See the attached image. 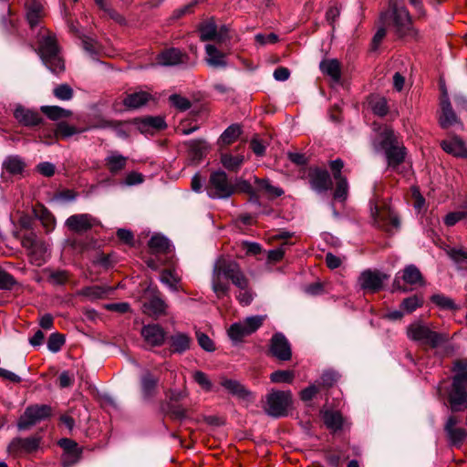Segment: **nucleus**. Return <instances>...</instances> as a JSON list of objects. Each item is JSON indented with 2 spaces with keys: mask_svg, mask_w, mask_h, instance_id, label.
Here are the masks:
<instances>
[{
  "mask_svg": "<svg viewBox=\"0 0 467 467\" xmlns=\"http://www.w3.org/2000/svg\"><path fill=\"white\" fill-rule=\"evenodd\" d=\"M439 123L442 129H448L455 124L460 125L462 130L463 129V123L452 109L450 99L446 94L441 100V115L439 117Z\"/></svg>",
  "mask_w": 467,
  "mask_h": 467,
  "instance_id": "17",
  "label": "nucleus"
},
{
  "mask_svg": "<svg viewBox=\"0 0 467 467\" xmlns=\"http://www.w3.org/2000/svg\"><path fill=\"white\" fill-rule=\"evenodd\" d=\"M240 292L236 296L237 300L239 303L243 306H248L252 303L254 300V294L253 293L252 289L249 287V279L247 278V284L244 288H239Z\"/></svg>",
  "mask_w": 467,
  "mask_h": 467,
  "instance_id": "56",
  "label": "nucleus"
},
{
  "mask_svg": "<svg viewBox=\"0 0 467 467\" xmlns=\"http://www.w3.org/2000/svg\"><path fill=\"white\" fill-rule=\"evenodd\" d=\"M69 274L66 270L54 271L49 275V280L54 285H64L67 282Z\"/></svg>",
  "mask_w": 467,
  "mask_h": 467,
  "instance_id": "63",
  "label": "nucleus"
},
{
  "mask_svg": "<svg viewBox=\"0 0 467 467\" xmlns=\"http://www.w3.org/2000/svg\"><path fill=\"white\" fill-rule=\"evenodd\" d=\"M169 100L173 107H175L181 111H185L189 109L192 106L191 101L187 98L178 94L171 95Z\"/></svg>",
  "mask_w": 467,
  "mask_h": 467,
  "instance_id": "52",
  "label": "nucleus"
},
{
  "mask_svg": "<svg viewBox=\"0 0 467 467\" xmlns=\"http://www.w3.org/2000/svg\"><path fill=\"white\" fill-rule=\"evenodd\" d=\"M143 124L146 126L152 127L155 130H162L166 127L165 120L162 117H146L142 120Z\"/></svg>",
  "mask_w": 467,
  "mask_h": 467,
  "instance_id": "64",
  "label": "nucleus"
},
{
  "mask_svg": "<svg viewBox=\"0 0 467 467\" xmlns=\"http://www.w3.org/2000/svg\"><path fill=\"white\" fill-rule=\"evenodd\" d=\"M205 190L213 199H226L235 193L234 183L223 171H215L210 174Z\"/></svg>",
  "mask_w": 467,
  "mask_h": 467,
  "instance_id": "6",
  "label": "nucleus"
},
{
  "mask_svg": "<svg viewBox=\"0 0 467 467\" xmlns=\"http://www.w3.org/2000/svg\"><path fill=\"white\" fill-rule=\"evenodd\" d=\"M37 53L52 73L57 75L65 70L64 60L59 54V47L55 35L48 33L38 40Z\"/></svg>",
  "mask_w": 467,
  "mask_h": 467,
  "instance_id": "4",
  "label": "nucleus"
},
{
  "mask_svg": "<svg viewBox=\"0 0 467 467\" xmlns=\"http://www.w3.org/2000/svg\"><path fill=\"white\" fill-rule=\"evenodd\" d=\"M167 413L173 420H183L186 418V410L181 406L173 403H168Z\"/></svg>",
  "mask_w": 467,
  "mask_h": 467,
  "instance_id": "58",
  "label": "nucleus"
},
{
  "mask_svg": "<svg viewBox=\"0 0 467 467\" xmlns=\"http://www.w3.org/2000/svg\"><path fill=\"white\" fill-rule=\"evenodd\" d=\"M21 245L26 250L32 264L40 266L46 262L48 245L39 240L35 233L25 234L21 239Z\"/></svg>",
  "mask_w": 467,
  "mask_h": 467,
  "instance_id": "9",
  "label": "nucleus"
},
{
  "mask_svg": "<svg viewBox=\"0 0 467 467\" xmlns=\"http://www.w3.org/2000/svg\"><path fill=\"white\" fill-rule=\"evenodd\" d=\"M199 31L202 41L214 40L223 43L229 38L227 27L223 26L218 31L215 23L212 21L201 25Z\"/></svg>",
  "mask_w": 467,
  "mask_h": 467,
  "instance_id": "20",
  "label": "nucleus"
},
{
  "mask_svg": "<svg viewBox=\"0 0 467 467\" xmlns=\"http://www.w3.org/2000/svg\"><path fill=\"white\" fill-rule=\"evenodd\" d=\"M26 19L31 28L37 26L45 16L44 5L41 0H27Z\"/></svg>",
  "mask_w": 467,
  "mask_h": 467,
  "instance_id": "24",
  "label": "nucleus"
},
{
  "mask_svg": "<svg viewBox=\"0 0 467 467\" xmlns=\"http://www.w3.org/2000/svg\"><path fill=\"white\" fill-rule=\"evenodd\" d=\"M150 99L151 95L146 91H139L128 94L123 99V105L130 109H136L144 106Z\"/></svg>",
  "mask_w": 467,
  "mask_h": 467,
  "instance_id": "30",
  "label": "nucleus"
},
{
  "mask_svg": "<svg viewBox=\"0 0 467 467\" xmlns=\"http://www.w3.org/2000/svg\"><path fill=\"white\" fill-rule=\"evenodd\" d=\"M387 275L378 271L366 270L359 276V285L363 290L369 292H378L382 288L384 280Z\"/></svg>",
  "mask_w": 467,
  "mask_h": 467,
  "instance_id": "19",
  "label": "nucleus"
},
{
  "mask_svg": "<svg viewBox=\"0 0 467 467\" xmlns=\"http://www.w3.org/2000/svg\"><path fill=\"white\" fill-rule=\"evenodd\" d=\"M148 246L153 254H168L171 252L169 239L161 234L152 235L148 243Z\"/></svg>",
  "mask_w": 467,
  "mask_h": 467,
  "instance_id": "31",
  "label": "nucleus"
},
{
  "mask_svg": "<svg viewBox=\"0 0 467 467\" xmlns=\"http://www.w3.org/2000/svg\"><path fill=\"white\" fill-rule=\"evenodd\" d=\"M107 294V289L99 285L83 287L78 292V296H85L90 300L102 298Z\"/></svg>",
  "mask_w": 467,
  "mask_h": 467,
  "instance_id": "45",
  "label": "nucleus"
},
{
  "mask_svg": "<svg viewBox=\"0 0 467 467\" xmlns=\"http://www.w3.org/2000/svg\"><path fill=\"white\" fill-rule=\"evenodd\" d=\"M254 183L258 185L259 190L264 191L270 198L280 197L284 194V191L271 184L268 179H259L254 177Z\"/></svg>",
  "mask_w": 467,
  "mask_h": 467,
  "instance_id": "39",
  "label": "nucleus"
},
{
  "mask_svg": "<svg viewBox=\"0 0 467 467\" xmlns=\"http://www.w3.org/2000/svg\"><path fill=\"white\" fill-rule=\"evenodd\" d=\"M287 244L284 243L279 247L268 251L267 259L269 262L277 263L280 262L286 251Z\"/></svg>",
  "mask_w": 467,
  "mask_h": 467,
  "instance_id": "61",
  "label": "nucleus"
},
{
  "mask_svg": "<svg viewBox=\"0 0 467 467\" xmlns=\"http://www.w3.org/2000/svg\"><path fill=\"white\" fill-rule=\"evenodd\" d=\"M373 146L377 151L384 152L388 167L391 169H396L405 161L406 148L390 127L386 126L382 129Z\"/></svg>",
  "mask_w": 467,
  "mask_h": 467,
  "instance_id": "3",
  "label": "nucleus"
},
{
  "mask_svg": "<svg viewBox=\"0 0 467 467\" xmlns=\"http://www.w3.org/2000/svg\"><path fill=\"white\" fill-rule=\"evenodd\" d=\"M460 420L455 415L448 417L444 426V431L450 442L453 446L460 447L462 442L467 439V431L464 428L457 427Z\"/></svg>",
  "mask_w": 467,
  "mask_h": 467,
  "instance_id": "16",
  "label": "nucleus"
},
{
  "mask_svg": "<svg viewBox=\"0 0 467 467\" xmlns=\"http://www.w3.org/2000/svg\"><path fill=\"white\" fill-rule=\"evenodd\" d=\"M36 216L40 220L47 233L55 229L56 219L54 215L44 206L35 210Z\"/></svg>",
  "mask_w": 467,
  "mask_h": 467,
  "instance_id": "37",
  "label": "nucleus"
},
{
  "mask_svg": "<svg viewBox=\"0 0 467 467\" xmlns=\"http://www.w3.org/2000/svg\"><path fill=\"white\" fill-rule=\"evenodd\" d=\"M423 285H425L423 275L415 265H406L396 275L393 281V288L403 293Z\"/></svg>",
  "mask_w": 467,
  "mask_h": 467,
  "instance_id": "7",
  "label": "nucleus"
},
{
  "mask_svg": "<svg viewBox=\"0 0 467 467\" xmlns=\"http://www.w3.org/2000/svg\"><path fill=\"white\" fill-rule=\"evenodd\" d=\"M234 185L235 187V192H244L249 194L251 197H256V192L248 181L237 178Z\"/></svg>",
  "mask_w": 467,
  "mask_h": 467,
  "instance_id": "53",
  "label": "nucleus"
},
{
  "mask_svg": "<svg viewBox=\"0 0 467 467\" xmlns=\"http://www.w3.org/2000/svg\"><path fill=\"white\" fill-rule=\"evenodd\" d=\"M158 379L150 373H146L141 378V391L145 399H150L155 395Z\"/></svg>",
  "mask_w": 467,
  "mask_h": 467,
  "instance_id": "38",
  "label": "nucleus"
},
{
  "mask_svg": "<svg viewBox=\"0 0 467 467\" xmlns=\"http://www.w3.org/2000/svg\"><path fill=\"white\" fill-rule=\"evenodd\" d=\"M295 375L290 370H276L270 375V379L274 383H291Z\"/></svg>",
  "mask_w": 467,
  "mask_h": 467,
  "instance_id": "50",
  "label": "nucleus"
},
{
  "mask_svg": "<svg viewBox=\"0 0 467 467\" xmlns=\"http://www.w3.org/2000/svg\"><path fill=\"white\" fill-rule=\"evenodd\" d=\"M323 419L326 426L334 431L340 430L343 426V418L338 411L327 410Z\"/></svg>",
  "mask_w": 467,
  "mask_h": 467,
  "instance_id": "42",
  "label": "nucleus"
},
{
  "mask_svg": "<svg viewBox=\"0 0 467 467\" xmlns=\"http://www.w3.org/2000/svg\"><path fill=\"white\" fill-rule=\"evenodd\" d=\"M379 20L381 24L389 26L399 38L417 36L409 11L400 6L395 0H389V8L380 14Z\"/></svg>",
  "mask_w": 467,
  "mask_h": 467,
  "instance_id": "2",
  "label": "nucleus"
},
{
  "mask_svg": "<svg viewBox=\"0 0 467 467\" xmlns=\"http://www.w3.org/2000/svg\"><path fill=\"white\" fill-rule=\"evenodd\" d=\"M170 349L172 353L182 354L189 350L192 345L191 337L182 332H175L168 337Z\"/></svg>",
  "mask_w": 467,
  "mask_h": 467,
  "instance_id": "25",
  "label": "nucleus"
},
{
  "mask_svg": "<svg viewBox=\"0 0 467 467\" xmlns=\"http://www.w3.org/2000/svg\"><path fill=\"white\" fill-rule=\"evenodd\" d=\"M53 94L57 99L67 101L73 98L74 91L68 84H60L53 89Z\"/></svg>",
  "mask_w": 467,
  "mask_h": 467,
  "instance_id": "48",
  "label": "nucleus"
},
{
  "mask_svg": "<svg viewBox=\"0 0 467 467\" xmlns=\"http://www.w3.org/2000/svg\"><path fill=\"white\" fill-rule=\"evenodd\" d=\"M40 110L51 120H58L61 119L69 118L72 115V111L69 109H63L58 106H42Z\"/></svg>",
  "mask_w": 467,
  "mask_h": 467,
  "instance_id": "36",
  "label": "nucleus"
},
{
  "mask_svg": "<svg viewBox=\"0 0 467 467\" xmlns=\"http://www.w3.org/2000/svg\"><path fill=\"white\" fill-rule=\"evenodd\" d=\"M241 133V126L238 124H232L222 133L220 141L223 145H230L239 138Z\"/></svg>",
  "mask_w": 467,
  "mask_h": 467,
  "instance_id": "43",
  "label": "nucleus"
},
{
  "mask_svg": "<svg viewBox=\"0 0 467 467\" xmlns=\"http://www.w3.org/2000/svg\"><path fill=\"white\" fill-rule=\"evenodd\" d=\"M320 70L329 76L334 81H338L341 78V68L338 60L325 59L319 64Z\"/></svg>",
  "mask_w": 467,
  "mask_h": 467,
  "instance_id": "32",
  "label": "nucleus"
},
{
  "mask_svg": "<svg viewBox=\"0 0 467 467\" xmlns=\"http://www.w3.org/2000/svg\"><path fill=\"white\" fill-rule=\"evenodd\" d=\"M127 162L128 157L123 156L118 151H111L105 158V165L108 171L113 175H116L123 171L127 166Z\"/></svg>",
  "mask_w": 467,
  "mask_h": 467,
  "instance_id": "28",
  "label": "nucleus"
},
{
  "mask_svg": "<svg viewBox=\"0 0 467 467\" xmlns=\"http://www.w3.org/2000/svg\"><path fill=\"white\" fill-rule=\"evenodd\" d=\"M188 59L189 57L186 53H183L180 49L174 47L165 49L157 57L158 64L166 67L186 64Z\"/></svg>",
  "mask_w": 467,
  "mask_h": 467,
  "instance_id": "22",
  "label": "nucleus"
},
{
  "mask_svg": "<svg viewBox=\"0 0 467 467\" xmlns=\"http://www.w3.org/2000/svg\"><path fill=\"white\" fill-rule=\"evenodd\" d=\"M65 344V337L59 333H53L47 340V348L51 352H58Z\"/></svg>",
  "mask_w": 467,
  "mask_h": 467,
  "instance_id": "51",
  "label": "nucleus"
},
{
  "mask_svg": "<svg viewBox=\"0 0 467 467\" xmlns=\"http://www.w3.org/2000/svg\"><path fill=\"white\" fill-rule=\"evenodd\" d=\"M348 195V180H341L336 182V189L334 192V199L340 202L347 200Z\"/></svg>",
  "mask_w": 467,
  "mask_h": 467,
  "instance_id": "55",
  "label": "nucleus"
},
{
  "mask_svg": "<svg viewBox=\"0 0 467 467\" xmlns=\"http://www.w3.org/2000/svg\"><path fill=\"white\" fill-rule=\"evenodd\" d=\"M196 337H197L199 346L202 349H204L205 351H208V352H213L215 350V347H214L213 340L206 334H204L201 331H197Z\"/></svg>",
  "mask_w": 467,
  "mask_h": 467,
  "instance_id": "59",
  "label": "nucleus"
},
{
  "mask_svg": "<svg viewBox=\"0 0 467 467\" xmlns=\"http://www.w3.org/2000/svg\"><path fill=\"white\" fill-rule=\"evenodd\" d=\"M371 109L374 114L383 117L389 112L387 100L384 98H379L370 102Z\"/></svg>",
  "mask_w": 467,
  "mask_h": 467,
  "instance_id": "54",
  "label": "nucleus"
},
{
  "mask_svg": "<svg viewBox=\"0 0 467 467\" xmlns=\"http://www.w3.org/2000/svg\"><path fill=\"white\" fill-rule=\"evenodd\" d=\"M14 117L25 127L32 128L44 123V119L38 111L26 108L22 105L16 106L14 111Z\"/></svg>",
  "mask_w": 467,
  "mask_h": 467,
  "instance_id": "18",
  "label": "nucleus"
},
{
  "mask_svg": "<svg viewBox=\"0 0 467 467\" xmlns=\"http://www.w3.org/2000/svg\"><path fill=\"white\" fill-rule=\"evenodd\" d=\"M222 386L227 389L231 394L241 398V399H248L251 395V392L245 389L244 385H242L239 381L233 379H223L221 382Z\"/></svg>",
  "mask_w": 467,
  "mask_h": 467,
  "instance_id": "34",
  "label": "nucleus"
},
{
  "mask_svg": "<svg viewBox=\"0 0 467 467\" xmlns=\"http://www.w3.org/2000/svg\"><path fill=\"white\" fill-rule=\"evenodd\" d=\"M97 224L99 221L88 213L70 215L65 222V225L77 234L86 233Z\"/></svg>",
  "mask_w": 467,
  "mask_h": 467,
  "instance_id": "14",
  "label": "nucleus"
},
{
  "mask_svg": "<svg viewBox=\"0 0 467 467\" xmlns=\"http://www.w3.org/2000/svg\"><path fill=\"white\" fill-rule=\"evenodd\" d=\"M423 304V299L418 296H412L405 298L401 304L400 307L407 313H412L418 307L421 306Z\"/></svg>",
  "mask_w": 467,
  "mask_h": 467,
  "instance_id": "49",
  "label": "nucleus"
},
{
  "mask_svg": "<svg viewBox=\"0 0 467 467\" xmlns=\"http://www.w3.org/2000/svg\"><path fill=\"white\" fill-rule=\"evenodd\" d=\"M266 316H252L244 318L242 323L245 328V332L249 335L254 333L264 323Z\"/></svg>",
  "mask_w": 467,
  "mask_h": 467,
  "instance_id": "46",
  "label": "nucleus"
},
{
  "mask_svg": "<svg viewBox=\"0 0 467 467\" xmlns=\"http://www.w3.org/2000/svg\"><path fill=\"white\" fill-rule=\"evenodd\" d=\"M60 447L64 450L62 462L64 466L69 467L78 462L81 457L82 450L73 440L64 438L58 441Z\"/></svg>",
  "mask_w": 467,
  "mask_h": 467,
  "instance_id": "21",
  "label": "nucleus"
},
{
  "mask_svg": "<svg viewBox=\"0 0 467 467\" xmlns=\"http://www.w3.org/2000/svg\"><path fill=\"white\" fill-rule=\"evenodd\" d=\"M40 445V438L36 436L27 438H14L7 446V451L19 456L24 453H32L36 451Z\"/></svg>",
  "mask_w": 467,
  "mask_h": 467,
  "instance_id": "13",
  "label": "nucleus"
},
{
  "mask_svg": "<svg viewBox=\"0 0 467 467\" xmlns=\"http://www.w3.org/2000/svg\"><path fill=\"white\" fill-rule=\"evenodd\" d=\"M160 281L171 290L177 292L179 290L178 285L181 282V277L174 270L165 269L161 273Z\"/></svg>",
  "mask_w": 467,
  "mask_h": 467,
  "instance_id": "41",
  "label": "nucleus"
},
{
  "mask_svg": "<svg viewBox=\"0 0 467 467\" xmlns=\"http://www.w3.org/2000/svg\"><path fill=\"white\" fill-rule=\"evenodd\" d=\"M185 144L188 148L189 156L197 162L206 156L209 150L208 144L204 140H191Z\"/></svg>",
  "mask_w": 467,
  "mask_h": 467,
  "instance_id": "29",
  "label": "nucleus"
},
{
  "mask_svg": "<svg viewBox=\"0 0 467 467\" xmlns=\"http://www.w3.org/2000/svg\"><path fill=\"white\" fill-rule=\"evenodd\" d=\"M291 404L292 394L290 391L272 390L266 396L265 410L269 416L281 418L287 415Z\"/></svg>",
  "mask_w": 467,
  "mask_h": 467,
  "instance_id": "8",
  "label": "nucleus"
},
{
  "mask_svg": "<svg viewBox=\"0 0 467 467\" xmlns=\"http://www.w3.org/2000/svg\"><path fill=\"white\" fill-rule=\"evenodd\" d=\"M140 334L144 341L151 347L161 346L166 338L163 328L158 324L143 326Z\"/></svg>",
  "mask_w": 467,
  "mask_h": 467,
  "instance_id": "23",
  "label": "nucleus"
},
{
  "mask_svg": "<svg viewBox=\"0 0 467 467\" xmlns=\"http://www.w3.org/2000/svg\"><path fill=\"white\" fill-rule=\"evenodd\" d=\"M407 335L410 339L431 348H437L449 340L448 334L434 331L420 321L410 324Z\"/></svg>",
  "mask_w": 467,
  "mask_h": 467,
  "instance_id": "5",
  "label": "nucleus"
},
{
  "mask_svg": "<svg viewBox=\"0 0 467 467\" xmlns=\"http://www.w3.org/2000/svg\"><path fill=\"white\" fill-rule=\"evenodd\" d=\"M229 281L238 288H244L247 277L236 261L220 257L214 262L212 272V289L218 298L228 295Z\"/></svg>",
  "mask_w": 467,
  "mask_h": 467,
  "instance_id": "1",
  "label": "nucleus"
},
{
  "mask_svg": "<svg viewBox=\"0 0 467 467\" xmlns=\"http://www.w3.org/2000/svg\"><path fill=\"white\" fill-rule=\"evenodd\" d=\"M431 300L441 309L457 311L460 308L451 298L441 294L431 296Z\"/></svg>",
  "mask_w": 467,
  "mask_h": 467,
  "instance_id": "44",
  "label": "nucleus"
},
{
  "mask_svg": "<svg viewBox=\"0 0 467 467\" xmlns=\"http://www.w3.org/2000/svg\"><path fill=\"white\" fill-rule=\"evenodd\" d=\"M148 293L149 292H146L143 296L141 306L142 312L155 318L165 315L168 306L161 297V293L157 289L152 290L149 296Z\"/></svg>",
  "mask_w": 467,
  "mask_h": 467,
  "instance_id": "11",
  "label": "nucleus"
},
{
  "mask_svg": "<svg viewBox=\"0 0 467 467\" xmlns=\"http://www.w3.org/2000/svg\"><path fill=\"white\" fill-rule=\"evenodd\" d=\"M441 146L444 151L455 157H467V147L463 140L458 136H454L450 140L441 141Z\"/></svg>",
  "mask_w": 467,
  "mask_h": 467,
  "instance_id": "26",
  "label": "nucleus"
},
{
  "mask_svg": "<svg viewBox=\"0 0 467 467\" xmlns=\"http://www.w3.org/2000/svg\"><path fill=\"white\" fill-rule=\"evenodd\" d=\"M52 414V408L46 404L28 406L17 421V429L26 431L38 422L48 419Z\"/></svg>",
  "mask_w": 467,
  "mask_h": 467,
  "instance_id": "10",
  "label": "nucleus"
},
{
  "mask_svg": "<svg viewBox=\"0 0 467 467\" xmlns=\"http://www.w3.org/2000/svg\"><path fill=\"white\" fill-rule=\"evenodd\" d=\"M227 333L229 337L234 342H240L244 337L249 336V334L245 332V328L242 321L231 325Z\"/></svg>",
  "mask_w": 467,
  "mask_h": 467,
  "instance_id": "47",
  "label": "nucleus"
},
{
  "mask_svg": "<svg viewBox=\"0 0 467 467\" xmlns=\"http://www.w3.org/2000/svg\"><path fill=\"white\" fill-rule=\"evenodd\" d=\"M467 218L466 211H457L448 213L444 218V223L447 226H453L458 222Z\"/></svg>",
  "mask_w": 467,
  "mask_h": 467,
  "instance_id": "62",
  "label": "nucleus"
},
{
  "mask_svg": "<svg viewBox=\"0 0 467 467\" xmlns=\"http://www.w3.org/2000/svg\"><path fill=\"white\" fill-rule=\"evenodd\" d=\"M307 179L312 190L317 192L328 191L332 186V180L326 169L310 167L307 171Z\"/></svg>",
  "mask_w": 467,
  "mask_h": 467,
  "instance_id": "12",
  "label": "nucleus"
},
{
  "mask_svg": "<svg viewBox=\"0 0 467 467\" xmlns=\"http://www.w3.org/2000/svg\"><path fill=\"white\" fill-rule=\"evenodd\" d=\"M205 52L208 66L213 68H224L227 67L226 55L221 52L215 46L211 44L206 45Z\"/></svg>",
  "mask_w": 467,
  "mask_h": 467,
  "instance_id": "27",
  "label": "nucleus"
},
{
  "mask_svg": "<svg viewBox=\"0 0 467 467\" xmlns=\"http://www.w3.org/2000/svg\"><path fill=\"white\" fill-rule=\"evenodd\" d=\"M244 156L242 154L232 155L230 153H223L221 155L223 166L230 171H237L244 164Z\"/></svg>",
  "mask_w": 467,
  "mask_h": 467,
  "instance_id": "35",
  "label": "nucleus"
},
{
  "mask_svg": "<svg viewBox=\"0 0 467 467\" xmlns=\"http://www.w3.org/2000/svg\"><path fill=\"white\" fill-rule=\"evenodd\" d=\"M95 2L99 6V8L103 10L110 18L119 23H121L124 20L119 13H117L109 5L106 0H95Z\"/></svg>",
  "mask_w": 467,
  "mask_h": 467,
  "instance_id": "60",
  "label": "nucleus"
},
{
  "mask_svg": "<svg viewBox=\"0 0 467 467\" xmlns=\"http://www.w3.org/2000/svg\"><path fill=\"white\" fill-rule=\"evenodd\" d=\"M270 352L279 360L287 361L292 358L291 346L282 333H275L270 340Z\"/></svg>",
  "mask_w": 467,
  "mask_h": 467,
  "instance_id": "15",
  "label": "nucleus"
},
{
  "mask_svg": "<svg viewBox=\"0 0 467 467\" xmlns=\"http://www.w3.org/2000/svg\"><path fill=\"white\" fill-rule=\"evenodd\" d=\"M194 381L205 391L212 389L213 384L209 379L208 376L200 370H197L192 375Z\"/></svg>",
  "mask_w": 467,
  "mask_h": 467,
  "instance_id": "57",
  "label": "nucleus"
},
{
  "mask_svg": "<svg viewBox=\"0 0 467 467\" xmlns=\"http://www.w3.org/2000/svg\"><path fill=\"white\" fill-rule=\"evenodd\" d=\"M25 162L18 156H9L3 162V167L10 174H20L25 169Z\"/></svg>",
  "mask_w": 467,
  "mask_h": 467,
  "instance_id": "40",
  "label": "nucleus"
},
{
  "mask_svg": "<svg viewBox=\"0 0 467 467\" xmlns=\"http://www.w3.org/2000/svg\"><path fill=\"white\" fill-rule=\"evenodd\" d=\"M89 129L88 127L78 129L66 121H60L57 124L55 135L57 138L67 139L75 134L85 132Z\"/></svg>",
  "mask_w": 467,
  "mask_h": 467,
  "instance_id": "33",
  "label": "nucleus"
}]
</instances>
